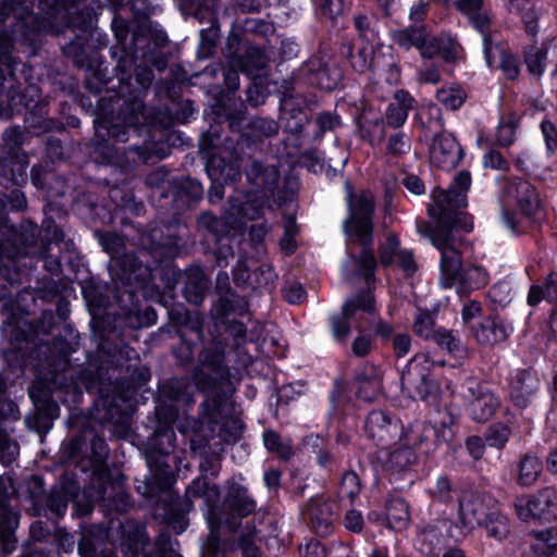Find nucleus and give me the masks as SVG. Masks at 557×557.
<instances>
[{"label":"nucleus","mask_w":557,"mask_h":557,"mask_svg":"<svg viewBox=\"0 0 557 557\" xmlns=\"http://www.w3.org/2000/svg\"><path fill=\"white\" fill-rule=\"evenodd\" d=\"M188 493L194 497L203 498L209 507L208 520L212 528L203 546L202 557H226L225 545L220 543L216 531L214 530V509L213 507L220 499V490L215 484H211L206 478H198L188 488Z\"/></svg>","instance_id":"39448f33"},{"label":"nucleus","mask_w":557,"mask_h":557,"mask_svg":"<svg viewBox=\"0 0 557 557\" xmlns=\"http://www.w3.org/2000/svg\"><path fill=\"white\" fill-rule=\"evenodd\" d=\"M515 508L521 520L527 521L534 518L550 522L557 519V492L553 488H545L529 499L518 497Z\"/></svg>","instance_id":"0eeeda50"},{"label":"nucleus","mask_w":557,"mask_h":557,"mask_svg":"<svg viewBox=\"0 0 557 557\" xmlns=\"http://www.w3.org/2000/svg\"><path fill=\"white\" fill-rule=\"evenodd\" d=\"M506 194L513 199L521 212L529 218H536L541 212V200L534 186L523 180L508 184Z\"/></svg>","instance_id":"f3484780"},{"label":"nucleus","mask_w":557,"mask_h":557,"mask_svg":"<svg viewBox=\"0 0 557 557\" xmlns=\"http://www.w3.org/2000/svg\"><path fill=\"white\" fill-rule=\"evenodd\" d=\"M44 238L42 240L48 243H59L63 239V232L54 224L51 219H46L42 222Z\"/></svg>","instance_id":"bf43d9fd"},{"label":"nucleus","mask_w":557,"mask_h":557,"mask_svg":"<svg viewBox=\"0 0 557 557\" xmlns=\"http://www.w3.org/2000/svg\"><path fill=\"white\" fill-rule=\"evenodd\" d=\"M15 234L12 230L0 227V267L5 265V261H14L21 256L20 248L14 242Z\"/></svg>","instance_id":"f704fd0d"},{"label":"nucleus","mask_w":557,"mask_h":557,"mask_svg":"<svg viewBox=\"0 0 557 557\" xmlns=\"http://www.w3.org/2000/svg\"><path fill=\"white\" fill-rule=\"evenodd\" d=\"M517 482L521 486L533 485L543 471L542 461L534 455H524L517 466Z\"/></svg>","instance_id":"c85d7f7f"},{"label":"nucleus","mask_w":557,"mask_h":557,"mask_svg":"<svg viewBox=\"0 0 557 557\" xmlns=\"http://www.w3.org/2000/svg\"><path fill=\"white\" fill-rule=\"evenodd\" d=\"M246 174L251 185L271 195L276 188L280 178L278 171L274 166L264 168L257 161H252L249 164Z\"/></svg>","instance_id":"b1692460"},{"label":"nucleus","mask_w":557,"mask_h":557,"mask_svg":"<svg viewBox=\"0 0 557 557\" xmlns=\"http://www.w3.org/2000/svg\"><path fill=\"white\" fill-rule=\"evenodd\" d=\"M465 399L469 414L476 422L488 421L499 407V399L483 382H472L466 392Z\"/></svg>","instance_id":"9d476101"},{"label":"nucleus","mask_w":557,"mask_h":557,"mask_svg":"<svg viewBox=\"0 0 557 557\" xmlns=\"http://www.w3.org/2000/svg\"><path fill=\"white\" fill-rule=\"evenodd\" d=\"M484 52L491 67L499 69L509 79L519 75V62L510 52L507 45L498 39L497 34L484 36Z\"/></svg>","instance_id":"9b49d317"},{"label":"nucleus","mask_w":557,"mask_h":557,"mask_svg":"<svg viewBox=\"0 0 557 557\" xmlns=\"http://www.w3.org/2000/svg\"><path fill=\"white\" fill-rule=\"evenodd\" d=\"M209 288V278L199 267H189L184 273V296L194 305H200Z\"/></svg>","instance_id":"412c9836"},{"label":"nucleus","mask_w":557,"mask_h":557,"mask_svg":"<svg viewBox=\"0 0 557 557\" xmlns=\"http://www.w3.org/2000/svg\"><path fill=\"white\" fill-rule=\"evenodd\" d=\"M417 231L422 236L430 238L433 246L435 239H440L446 244L455 237L453 230L445 224H440L438 222H436V226H433L426 221H419L417 223Z\"/></svg>","instance_id":"e433bc0d"},{"label":"nucleus","mask_w":557,"mask_h":557,"mask_svg":"<svg viewBox=\"0 0 557 557\" xmlns=\"http://www.w3.org/2000/svg\"><path fill=\"white\" fill-rule=\"evenodd\" d=\"M386 149L389 154L400 156L410 151L411 143L406 134L399 132L388 138Z\"/></svg>","instance_id":"3c124183"},{"label":"nucleus","mask_w":557,"mask_h":557,"mask_svg":"<svg viewBox=\"0 0 557 557\" xmlns=\"http://www.w3.org/2000/svg\"><path fill=\"white\" fill-rule=\"evenodd\" d=\"M457 422L456 418L447 412V418L442 421L441 428L436 431V436L438 440L445 443H449L454 438V431L451 429Z\"/></svg>","instance_id":"13d9d810"},{"label":"nucleus","mask_w":557,"mask_h":557,"mask_svg":"<svg viewBox=\"0 0 557 557\" xmlns=\"http://www.w3.org/2000/svg\"><path fill=\"white\" fill-rule=\"evenodd\" d=\"M453 493L454 488L451 481L445 475L437 476L430 487V494L432 497L442 503L451 500Z\"/></svg>","instance_id":"09e8293b"},{"label":"nucleus","mask_w":557,"mask_h":557,"mask_svg":"<svg viewBox=\"0 0 557 557\" xmlns=\"http://www.w3.org/2000/svg\"><path fill=\"white\" fill-rule=\"evenodd\" d=\"M359 492L360 481L358 475L352 471L345 472L338 488L339 498L354 500Z\"/></svg>","instance_id":"a18cd8bd"},{"label":"nucleus","mask_w":557,"mask_h":557,"mask_svg":"<svg viewBox=\"0 0 557 557\" xmlns=\"http://www.w3.org/2000/svg\"><path fill=\"white\" fill-rule=\"evenodd\" d=\"M267 62L265 54L257 47H249L246 49L245 54L234 55L232 59V65L247 74H252L253 71L263 69Z\"/></svg>","instance_id":"c756f323"},{"label":"nucleus","mask_w":557,"mask_h":557,"mask_svg":"<svg viewBox=\"0 0 557 557\" xmlns=\"http://www.w3.org/2000/svg\"><path fill=\"white\" fill-rule=\"evenodd\" d=\"M434 327L435 317L431 312H420L412 325L414 334L425 339L433 338V333L436 331Z\"/></svg>","instance_id":"49530a36"},{"label":"nucleus","mask_w":557,"mask_h":557,"mask_svg":"<svg viewBox=\"0 0 557 557\" xmlns=\"http://www.w3.org/2000/svg\"><path fill=\"white\" fill-rule=\"evenodd\" d=\"M302 557H326L324 547L319 542H310L299 548Z\"/></svg>","instance_id":"338daca9"},{"label":"nucleus","mask_w":557,"mask_h":557,"mask_svg":"<svg viewBox=\"0 0 557 557\" xmlns=\"http://www.w3.org/2000/svg\"><path fill=\"white\" fill-rule=\"evenodd\" d=\"M285 299L289 304H299L305 297V290L298 283H293L285 288Z\"/></svg>","instance_id":"69168bd1"},{"label":"nucleus","mask_w":557,"mask_h":557,"mask_svg":"<svg viewBox=\"0 0 557 557\" xmlns=\"http://www.w3.org/2000/svg\"><path fill=\"white\" fill-rule=\"evenodd\" d=\"M471 333L476 343L484 347H493L508 338V329L497 315L483 318L471 326Z\"/></svg>","instance_id":"6ab92c4d"},{"label":"nucleus","mask_w":557,"mask_h":557,"mask_svg":"<svg viewBox=\"0 0 557 557\" xmlns=\"http://www.w3.org/2000/svg\"><path fill=\"white\" fill-rule=\"evenodd\" d=\"M397 250H406L400 247V242L398 237L391 233L387 235L384 244L380 246V262L384 267H389L395 264L398 252Z\"/></svg>","instance_id":"a19ab883"},{"label":"nucleus","mask_w":557,"mask_h":557,"mask_svg":"<svg viewBox=\"0 0 557 557\" xmlns=\"http://www.w3.org/2000/svg\"><path fill=\"white\" fill-rule=\"evenodd\" d=\"M536 539L546 544L552 552L557 549V529H547L536 533Z\"/></svg>","instance_id":"774afa93"},{"label":"nucleus","mask_w":557,"mask_h":557,"mask_svg":"<svg viewBox=\"0 0 557 557\" xmlns=\"http://www.w3.org/2000/svg\"><path fill=\"white\" fill-rule=\"evenodd\" d=\"M189 384L185 380H175L162 387V394L172 400L186 401L191 400V394L188 392Z\"/></svg>","instance_id":"c03bdc74"},{"label":"nucleus","mask_w":557,"mask_h":557,"mask_svg":"<svg viewBox=\"0 0 557 557\" xmlns=\"http://www.w3.org/2000/svg\"><path fill=\"white\" fill-rule=\"evenodd\" d=\"M416 459L414 453L409 447H398L388 454L386 467L392 471H401L410 466Z\"/></svg>","instance_id":"ea45409f"},{"label":"nucleus","mask_w":557,"mask_h":557,"mask_svg":"<svg viewBox=\"0 0 557 557\" xmlns=\"http://www.w3.org/2000/svg\"><path fill=\"white\" fill-rule=\"evenodd\" d=\"M409 518V507L403 498L393 497L388 499L386 504V520L392 529H405Z\"/></svg>","instance_id":"7c9ffc66"},{"label":"nucleus","mask_w":557,"mask_h":557,"mask_svg":"<svg viewBox=\"0 0 557 557\" xmlns=\"http://www.w3.org/2000/svg\"><path fill=\"white\" fill-rule=\"evenodd\" d=\"M121 542L113 555L102 557H139L148 544L145 527L135 521L126 520L120 525Z\"/></svg>","instance_id":"4468645a"},{"label":"nucleus","mask_w":557,"mask_h":557,"mask_svg":"<svg viewBox=\"0 0 557 557\" xmlns=\"http://www.w3.org/2000/svg\"><path fill=\"white\" fill-rule=\"evenodd\" d=\"M455 8L466 15L472 26L484 36L491 26V15L484 5V0H456Z\"/></svg>","instance_id":"5701e85b"},{"label":"nucleus","mask_w":557,"mask_h":557,"mask_svg":"<svg viewBox=\"0 0 557 557\" xmlns=\"http://www.w3.org/2000/svg\"><path fill=\"white\" fill-rule=\"evenodd\" d=\"M394 351L397 357H404L410 351L411 338L407 334H398L393 341Z\"/></svg>","instance_id":"e2e57ef3"},{"label":"nucleus","mask_w":557,"mask_h":557,"mask_svg":"<svg viewBox=\"0 0 557 557\" xmlns=\"http://www.w3.org/2000/svg\"><path fill=\"white\" fill-rule=\"evenodd\" d=\"M37 225L30 220H24L21 224V236L25 245L33 246L37 239Z\"/></svg>","instance_id":"052dcab7"},{"label":"nucleus","mask_w":557,"mask_h":557,"mask_svg":"<svg viewBox=\"0 0 557 557\" xmlns=\"http://www.w3.org/2000/svg\"><path fill=\"white\" fill-rule=\"evenodd\" d=\"M223 506L232 516L226 519L225 524L230 532L234 533L239 527L237 519L252 515L257 509V502L245 486L236 482H230L224 496Z\"/></svg>","instance_id":"6e6552de"},{"label":"nucleus","mask_w":557,"mask_h":557,"mask_svg":"<svg viewBox=\"0 0 557 557\" xmlns=\"http://www.w3.org/2000/svg\"><path fill=\"white\" fill-rule=\"evenodd\" d=\"M298 234V226L293 215H288L284 220V235L280 240L281 249L290 255L296 250L297 243L296 236Z\"/></svg>","instance_id":"37998d69"},{"label":"nucleus","mask_w":557,"mask_h":557,"mask_svg":"<svg viewBox=\"0 0 557 557\" xmlns=\"http://www.w3.org/2000/svg\"><path fill=\"white\" fill-rule=\"evenodd\" d=\"M528 71L535 76L557 73V36L540 48H533L525 54Z\"/></svg>","instance_id":"dca6fc26"},{"label":"nucleus","mask_w":557,"mask_h":557,"mask_svg":"<svg viewBox=\"0 0 557 557\" xmlns=\"http://www.w3.org/2000/svg\"><path fill=\"white\" fill-rule=\"evenodd\" d=\"M169 539L165 535H161L156 544V549L145 555L144 557H183L174 549L168 546Z\"/></svg>","instance_id":"4d7b16f0"},{"label":"nucleus","mask_w":557,"mask_h":557,"mask_svg":"<svg viewBox=\"0 0 557 557\" xmlns=\"http://www.w3.org/2000/svg\"><path fill=\"white\" fill-rule=\"evenodd\" d=\"M374 307L372 295L367 292L360 294L356 299H349L345 302L341 315H336L332 321V330L334 337L338 341L345 339L350 331L348 319L351 318L357 310L371 312Z\"/></svg>","instance_id":"a211bd4d"},{"label":"nucleus","mask_w":557,"mask_h":557,"mask_svg":"<svg viewBox=\"0 0 557 557\" xmlns=\"http://www.w3.org/2000/svg\"><path fill=\"white\" fill-rule=\"evenodd\" d=\"M371 338L366 335H360L352 342V352L357 357H366L371 351Z\"/></svg>","instance_id":"680f3d73"},{"label":"nucleus","mask_w":557,"mask_h":557,"mask_svg":"<svg viewBox=\"0 0 557 557\" xmlns=\"http://www.w3.org/2000/svg\"><path fill=\"white\" fill-rule=\"evenodd\" d=\"M418 79L424 84H437L441 79V73L436 66L428 65L419 71Z\"/></svg>","instance_id":"0e129e2a"},{"label":"nucleus","mask_w":557,"mask_h":557,"mask_svg":"<svg viewBox=\"0 0 557 557\" xmlns=\"http://www.w3.org/2000/svg\"><path fill=\"white\" fill-rule=\"evenodd\" d=\"M431 197L432 203L428 207V213L432 219L450 230L461 221L462 213L459 210L467 206V198L462 193L451 194L449 190L436 188Z\"/></svg>","instance_id":"423d86ee"},{"label":"nucleus","mask_w":557,"mask_h":557,"mask_svg":"<svg viewBox=\"0 0 557 557\" xmlns=\"http://www.w3.org/2000/svg\"><path fill=\"white\" fill-rule=\"evenodd\" d=\"M223 361L222 348L218 345L206 348L194 375L196 386L207 394L205 406L212 421H218V413L226 406V389H230L228 371Z\"/></svg>","instance_id":"f03ea898"},{"label":"nucleus","mask_w":557,"mask_h":557,"mask_svg":"<svg viewBox=\"0 0 557 557\" xmlns=\"http://www.w3.org/2000/svg\"><path fill=\"white\" fill-rule=\"evenodd\" d=\"M100 243L103 249L111 255L120 253L124 247L123 238L114 233L102 234L100 236Z\"/></svg>","instance_id":"6e6d98bb"},{"label":"nucleus","mask_w":557,"mask_h":557,"mask_svg":"<svg viewBox=\"0 0 557 557\" xmlns=\"http://www.w3.org/2000/svg\"><path fill=\"white\" fill-rule=\"evenodd\" d=\"M198 230L211 235L214 242H219L228 233V225L223 219H219L209 212L202 213L197 222Z\"/></svg>","instance_id":"473e14b6"},{"label":"nucleus","mask_w":557,"mask_h":557,"mask_svg":"<svg viewBox=\"0 0 557 557\" xmlns=\"http://www.w3.org/2000/svg\"><path fill=\"white\" fill-rule=\"evenodd\" d=\"M247 309V301L245 298L236 295L234 292L219 297L215 306L216 313L221 317H226L230 313L243 314Z\"/></svg>","instance_id":"72a5a7b5"},{"label":"nucleus","mask_w":557,"mask_h":557,"mask_svg":"<svg viewBox=\"0 0 557 557\" xmlns=\"http://www.w3.org/2000/svg\"><path fill=\"white\" fill-rule=\"evenodd\" d=\"M433 361L426 354H417L401 373V391L413 400L435 401L437 384L430 379Z\"/></svg>","instance_id":"20e7f679"},{"label":"nucleus","mask_w":557,"mask_h":557,"mask_svg":"<svg viewBox=\"0 0 557 557\" xmlns=\"http://www.w3.org/2000/svg\"><path fill=\"white\" fill-rule=\"evenodd\" d=\"M487 282L486 273L479 267H470L462 271L456 287L466 292L470 289H478L484 286Z\"/></svg>","instance_id":"c9c22d12"},{"label":"nucleus","mask_w":557,"mask_h":557,"mask_svg":"<svg viewBox=\"0 0 557 557\" xmlns=\"http://www.w3.org/2000/svg\"><path fill=\"white\" fill-rule=\"evenodd\" d=\"M255 533L256 528L253 525H246L243 530L239 539L243 557H260L259 548L253 542Z\"/></svg>","instance_id":"8fccbe9b"},{"label":"nucleus","mask_w":557,"mask_h":557,"mask_svg":"<svg viewBox=\"0 0 557 557\" xmlns=\"http://www.w3.org/2000/svg\"><path fill=\"white\" fill-rule=\"evenodd\" d=\"M483 524L486 527L488 535L497 541L506 539L509 533L507 518L502 515L498 507L490 513V518Z\"/></svg>","instance_id":"4c0bfd02"},{"label":"nucleus","mask_w":557,"mask_h":557,"mask_svg":"<svg viewBox=\"0 0 557 557\" xmlns=\"http://www.w3.org/2000/svg\"><path fill=\"white\" fill-rule=\"evenodd\" d=\"M383 373L373 364H364L357 375L358 398L373 401L382 392Z\"/></svg>","instance_id":"4be33fe9"},{"label":"nucleus","mask_w":557,"mask_h":557,"mask_svg":"<svg viewBox=\"0 0 557 557\" xmlns=\"http://www.w3.org/2000/svg\"><path fill=\"white\" fill-rule=\"evenodd\" d=\"M413 98L408 92L397 91L386 111L387 124L393 127L401 126L408 116V111L413 107Z\"/></svg>","instance_id":"cd10ccee"},{"label":"nucleus","mask_w":557,"mask_h":557,"mask_svg":"<svg viewBox=\"0 0 557 557\" xmlns=\"http://www.w3.org/2000/svg\"><path fill=\"white\" fill-rule=\"evenodd\" d=\"M307 515L314 532L323 536L329 534L332 529L337 515V506L331 500L311 499L307 506Z\"/></svg>","instance_id":"aec40b11"},{"label":"nucleus","mask_w":557,"mask_h":557,"mask_svg":"<svg viewBox=\"0 0 557 557\" xmlns=\"http://www.w3.org/2000/svg\"><path fill=\"white\" fill-rule=\"evenodd\" d=\"M391 37L400 48L406 50L417 48L423 58L431 59L440 54L444 60L453 61L456 55L450 38L433 36L422 25L394 30Z\"/></svg>","instance_id":"7ed1b4c3"},{"label":"nucleus","mask_w":557,"mask_h":557,"mask_svg":"<svg viewBox=\"0 0 557 557\" xmlns=\"http://www.w3.org/2000/svg\"><path fill=\"white\" fill-rule=\"evenodd\" d=\"M434 247L441 251V282L444 287L456 286L462 274L461 257L456 237L446 244L434 240Z\"/></svg>","instance_id":"ddd939ff"},{"label":"nucleus","mask_w":557,"mask_h":557,"mask_svg":"<svg viewBox=\"0 0 557 557\" xmlns=\"http://www.w3.org/2000/svg\"><path fill=\"white\" fill-rule=\"evenodd\" d=\"M349 216L345 221V233L355 237L364 247L373 239L372 214L374 211V198L370 193L348 196ZM352 265L366 280L373 276L376 259L370 248H364L359 258H351Z\"/></svg>","instance_id":"f257e3e1"},{"label":"nucleus","mask_w":557,"mask_h":557,"mask_svg":"<svg viewBox=\"0 0 557 557\" xmlns=\"http://www.w3.org/2000/svg\"><path fill=\"white\" fill-rule=\"evenodd\" d=\"M373 17L358 14L354 17V24L358 32L359 38L364 42L373 44L379 37V30L373 25Z\"/></svg>","instance_id":"79ce46f5"},{"label":"nucleus","mask_w":557,"mask_h":557,"mask_svg":"<svg viewBox=\"0 0 557 557\" xmlns=\"http://www.w3.org/2000/svg\"><path fill=\"white\" fill-rule=\"evenodd\" d=\"M432 339L441 349L446 350L449 355L460 358L467 356V348L453 331L440 327L433 333Z\"/></svg>","instance_id":"2f4dec72"},{"label":"nucleus","mask_w":557,"mask_h":557,"mask_svg":"<svg viewBox=\"0 0 557 557\" xmlns=\"http://www.w3.org/2000/svg\"><path fill=\"white\" fill-rule=\"evenodd\" d=\"M462 157V150L457 139L449 133L434 136L430 147L431 162L441 169H454Z\"/></svg>","instance_id":"2eb2a0df"},{"label":"nucleus","mask_w":557,"mask_h":557,"mask_svg":"<svg viewBox=\"0 0 557 557\" xmlns=\"http://www.w3.org/2000/svg\"><path fill=\"white\" fill-rule=\"evenodd\" d=\"M17 524L18 516L0 500V546L3 554H11L15 549L14 530Z\"/></svg>","instance_id":"393cba45"},{"label":"nucleus","mask_w":557,"mask_h":557,"mask_svg":"<svg viewBox=\"0 0 557 557\" xmlns=\"http://www.w3.org/2000/svg\"><path fill=\"white\" fill-rule=\"evenodd\" d=\"M263 441L267 449L277 454L282 459L287 460L293 455L292 447L283 443L280 435L274 431L265 432Z\"/></svg>","instance_id":"de8ad7c7"},{"label":"nucleus","mask_w":557,"mask_h":557,"mask_svg":"<svg viewBox=\"0 0 557 557\" xmlns=\"http://www.w3.org/2000/svg\"><path fill=\"white\" fill-rule=\"evenodd\" d=\"M497 506V502L488 495L479 493L466 494L459 500L460 522L465 528L473 530L482 525Z\"/></svg>","instance_id":"1a4fd4ad"},{"label":"nucleus","mask_w":557,"mask_h":557,"mask_svg":"<svg viewBox=\"0 0 557 557\" xmlns=\"http://www.w3.org/2000/svg\"><path fill=\"white\" fill-rule=\"evenodd\" d=\"M67 496L62 490H52L46 504L57 516H62L67 508Z\"/></svg>","instance_id":"864d4df0"},{"label":"nucleus","mask_w":557,"mask_h":557,"mask_svg":"<svg viewBox=\"0 0 557 557\" xmlns=\"http://www.w3.org/2000/svg\"><path fill=\"white\" fill-rule=\"evenodd\" d=\"M535 387L532 377L525 371H520L511 382L510 398L512 403L525 408L534 396Z\"/></svg>","instance_id":"bb28decb"},{"label":"nucleus","mask_w":557,"mask_h":557,"mask_svg":"<svg viewBox=\"0 0 557 557\" xmlns=\"http://www.w3.org/2000/svg\"><path fill=\"white\" fill-rule=\"evenodd\" d=\"M398 258L396 264L404 271L407 276H411L416 273L418 265L414 260L413 252L409 249L397 250Z\"/></svg>","instance_id":"5fc2aeb1"},{"label":"nucleus","mask_w":557,"mask_h":557,"mask_svg":"<svg viewBox=\"0 0 557 557\" xmlns=\"http://www.w3.org/2000/svg\"><path fill=\"white\" fill-rule=\"evenodd\" d=\"M349 57L352 67L360 73L368 70L383 69L385 66L394 69L397 74L399 73V69L393 61L391 46L379 45L374 49L372 44L364 42L356 54H354L351 48H349Z\"/></svg>","instance_id":"f8f14e48"},{"label":"nucleus","mask_w":557,"mask_h":557,"mask_svg":"<svg viewBox=\"0 0 557 557\" xmlns=\"http://www.w3.org/2000/svg\"><path fill=\"white\" fill-rule=\"evenodd\" d=\"M510 433V429L507 425L495 424L490 428L486 441L493 447L503 448L508 442Z\"/></svg>","instance_id":"603ef678"},{"label":"nucleus","mask_w":557,"mask_h":557,"mask_svg":"<svg viewBox=\"0 0 557 557\" xmlns=\"http://www.w3.org/2000/svg\"><path fill=\"white\" fill-rule=\"evenodd\" d=\"M397 431L396 424L383 411H372L366 421V432L377 442L392 440Z\"/></svg>","instance_id":"a878e982"},{"label":"nucleus","mask_w":557,"mask_h":557,"mask_svg":"<svg viewBox=\"0 0 557 557\" xmlns=\"http://www.w3.org/2000/svg\"><path fill=\"white\" fill-rule=\"evenodd\" d=\"M466 91L460 87H443L436 92V99L448 110L459 109L466 100Z\"/></svg>","instance_id":"58836bf2"}]
</instances>
